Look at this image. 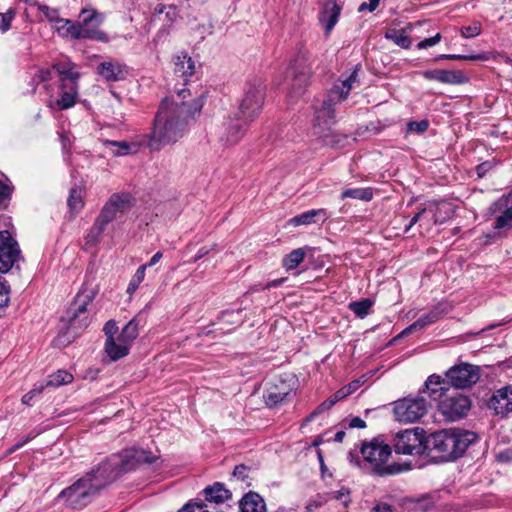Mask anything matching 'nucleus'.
Here are the masks:
<instances>
[{
    "mask_svg": "<svg viewBox=\"0 0 512 512\" xmlns=\"http://www.w3.org/2000/svg\"><path fill=\"white\" fill-rule=\"evenodd\" d=\"M202 107L201 99L178 102L165 98L155 115L152 131L143 136L140 145L150 151H159L165 145L175 143L183 137L190 120L200 113Z\"/></svg>",
    "mask_w": 512,
    "mask_h": 512,
    "instance_id": "1",
    "label": "nucleus"
},
{
    "mask_svg": "<svg viewBox=\"0 0 512 512\" xmlns=\"http://www.w3.org/2000/svg\"><path fill=\"white\" fill-rule=\"evenodd\" d=\"M476 438L475 433L467 430H440L427 438V453H434L441 460H454L462 456Z\"/></svg>",
    "mask_w": 512,
    "mask_h": 512,
    "instance_id": "2",
    "label": "nucleus"
},
{
    "mask_svg": "<svg viewBox=\"0 0 512 512\" xmlns=\"http://www.w3.org/2000/svg\"><path fill=\"white\" fill-rule=\"evenodd\" d=\"M159 456L139 448H128L119 454H113L98 466V473L103 476L108 484L114 481L120 474L136 468L139 464H152Z\"/></svg>",
    "mask_w": 512,
    "mask_h": 512,
    "instance_id": "3",
    "label": "nucleus"
},
{
    "mask_svg": "<svg viewBox=\"0 0 512 512\" xmlns=\"http://www.w3.org/2000/svg\"><path fill=\"white\" fill-rule=\"evenodd\" d=\"M108 482L98 473V467L80 478L73 485L66 488L59 495L66 499V503L73 509H81L92 500L99 490L106 487Z\"/></svg>",
    "mask_w": 512,
    "mask_h": 512,
    "instance_id": "4",
    "label": "nucleus"
},
{
    "mask_svg": "<svg viewBox=\"0 0 512 512\" xmlns=\"http://www.w3.org/2000/svg\"><path fill=\"white\" fill-rule=\"evenodd\" d=\"M363 466L377 476L394 475L401 472L399 464H387L391 448L383 440L374 438L361 446Z\"/></svg>",
    "mask_w": 512,
    "mask_h": 512,
    "instance_id": "5",
    "label": "nucleus"
},
{
    "mask_svg": "<svg viewBox=\"0 0 512 512\" xmlns=\"http://www.w3.org/2000/svg\"><path fill=\"white\" fill-rule=\"evenodd\" d=\"M356 81L357 70L355 69L347 79L339 81L333 86L320 106L315 107V122L317 125H329L333 121L335 105L347 98Z\"/></svg>",
    "mask_w": 512,
    "mask_h": 512,
    "instance_id": "6",
    "label": "nucleus"
},
{
    "mask_svg": "<svg viewBox=\"0 0 512 512\" xmlns=\"http://www.w3.org/2000/svg\"><path fill=\"white\" fill-rule=\"evenodd\" d=\"M397 454L418 456L427 452V438L422 428L406 429L398 432L393 441Z\"/></svg>",
    "mask_w": 512,
    "mask_h": 512,
    "instance_id": "7",
    "label": "nucleus"
},
{
    "mask_svg": "<svg viewBox=\"0 0 512 512\" xmlns=\"http://www.w3.org/2000/svg\"><path fill=\"white\" fill-rule=\"evenodd\" d=\"M313 57L308 51H299L291 65L293 75L290 97L298 98L305 91L312 74Z\"/></svg>",
    "mask_w": 512,
    "mask_h": 512,
    "instance_id": "8",
    "label": "nucleus"
},
{
    "mask_svg": "<svg viewBox=\"0 0 512 512\" xmlns=\"http://www.w3.org/2000/svg\"><path fill=\"white\" fill-rule=\"evenodd\" d=\"M264 103V87L260 81L248 84L244 97L236 113L249 123L255 120L262 110Z\"/></svg>",
    "mask_w": 512,
    "mask_h": 512,
    "instance_id": "9",
    "label": "nucleus"
},
{
    "mask_svg": "<svg viewBox=\"0 0 512 512\" xmlns=\"http://www.w3.org/2000/svg\"><path fill=\"white\" fill-rule=\"evenodd\" d=\"M428 402L424 396L406 397L394 404V415L396 419L404 423L418 421L427 412Z\"/></svg>",
    "mask_w": 512,
    "mask_h": 512,
    "instance_id": "10",
    "label": "nucleus"
},
{
    "mask_svg": "<svg viewBox=\"0 0 512 512\" xmlns=\"http://www.w3.org/2000/svg\"><path fill=\"white\" fill-rule=\"evenodd\" d=\"M249 124L237 114L234 117H228L216 130L218 142L223 147L236 145L244 136Z\"/></svg>",
    "mask_w": 512,
    "mask_h": 512,
    "instance_id": "11",
    "label": "nucleus"
},
{
    "mask_svg": "<svg viewBox=\"0 0 512 512\" xmlns=\"http://www.w3.org/2000/svg\"><path fill=\"white\" fill-rule=\"evenodd\" d=\"M80 21L76 22L81 33L85 36H81L80 39H91L101 42H107V35L99 29V26L104 20L102 14L94 9H82L79 15Z\"/></svg>",
    "mask_w": 512,
    "mask_h": 512,
    "instance_id": "12",
    "label": "nucleus"
},
{
    "mask_svg": "<svg viewBox=\"0 0 512 512\" xmlns=\"http://www.w3.org/2000/svg\"><path fill=\"white\" fill-rule=\"evenodd\" d=\"M445 375L449 384L455 388L464 389L477 383L480 378V370L478 366L460 363L451 367Z\"/></svg>",
    "mask_w": 512,
    "mask_h": 512,
    "instance_id": "13",
    "label": "nucleus"
},
{
    "mask_svg": "<svg viewBox=\"0 0 512 512\" xmlns=\"http://www.w3.org/2000/svg\"><path fill=\"white\" fill-rule=\"evenodd\" d=\"M471 407L470 399L460 393L440 398L439 411L449 421H455L464 417Z\"/></svg>",
    "mask_w": 512,
    "mask_h": 512,
    "instance_id": "14",
    "label": "nucleus"
},
{
    "mask_svg": "<svg viewBox=\"0 0 512 512\" xmlns=\"http://www.w3.org/2000/svg\"><path fill=\"white\" fill-rule=\"evenodd\" d=\"M95 293L93 290H83L76 298V307L68 311V329L77 330L85 328L89 324V318L86 313L87 305L94 299Z\"/></svg>",
    "mask_w": 512,
    "mask_h": 512,
    "instance_id": "15",
    "label": "nucleus"
},
{
    "mask_svg": "<svg viewBox=\"0 0 512 512\" xmlns=\"http://www.w3.org/2000/svg\"><path fill=\"white\" fill-rule=\"evenodd\" d=\"M20 258L17 242L8 231H0V272H8Z\"/></svg>",
    "mask_w": 512,
    "mask_h": 512,
    "instance_id": "16",
    "label": "nucleus"
},
{
    "mask_svg": "<svg viewBox=\"0 0 512 512\" xmlns=\"http://www.w3.org/2000/svg\"><path fill=\"white\" fill-rule=\"evenodd\" d=\"M78 81L61 82L60 97L55 101H50L48 106L51 109L66 110L73 107L78 98Z\"/></svg>",
    "mask_w": 512,
    "mask_h": 512,
    "instance_id": "17",
    "label": "nucleus"
},
{
    "mask_svg": "<svg viewBox=\"0 0 512 512\" xmlns=\"http://www.w3.org/2000/svg\"><path fill=\"white\" fill-rule=\"evenodd\" d=\"M493 211L498 213L494 223L496 229L512 227V191L495 201Z\"/></svg>",
    "mask_w": 512,
    "mask_h": 512,
    "instance_id": "18",
    "label": "nucleus"
},
{
    "mask_svg": "<svg viewBox=\"0 0 512 512\" xmlns=\"http://www.w3.org/2000/svg\"><path fill=\"white\" fill-rule=\"evenodd\" d=\"M342 7L335 0H328L324 3L320 13L319 22L328 36L337 24Z\"/></svg>",
    "mask_w": 512,
    "mask_h": 512,
    "instance_id": "19",
    "label": "nucleus"
},
{
    "mask_svg": "<svg viewBox=\"0 0 512 512\" xmlns=\"http://www.w3.org/2000/svg\"><path fill=\"white\" fill-rule=\"evenodd\" d=\"M489 405L496 414L502 416L512 412V385L497 390L492 396Z\"/></svg>",
    "mask_w": 512,
    "mask_h": 512,
    "instance_id": "20",
    "label": "nucleus"
},
{
    "mask_svg": "<svg viewBox=\"0 0 512 512\" xmlns=\"http://www.w3.org/2000/svg\"><path fill=\"white\" fill-rule=\"evenodd\" d=\"M97 73L106 81L116 82L125 77L127 69L117 61H104L98 65Z\"/></svg>",
    "mask_w": 512,
    "mask_h": 512,
    "instance_id": "21",
    "label": "nucleus"
},
{
    "mask_svg": "<svg viewBox=\"0 0 512 512\" xmlns=\"http://www.w3.org/2000/svg\"><path fill=\"white\" fill-rule=\"evenodd\" d=\"M328 218V213L325 209H312L305 211L299 215L294 216L289 220V223L295 227L301 225H310L313 223L325 222Z\"/></svg>",
    "mask_w": 512,
    "mask_h": 512,
    "instance_id": "22",
    "label": "nucleus"
},
{
    "mask_svg": "<svg viewBox=\"0 0 512 512\" xmlns=\"http://www.w3.org/2000/svg\"><path fill=\"white\" fill-rule=\"evenodd\" d=\"M444 313H445V311L443 309H441L439 306L435 307L434 309L429 311L427 314L421 316L418 320H416L409 327H407L402 333L409 334V333H412L413 331L421 330V329L425 328L426 326L438 321Z\"/></svg>",
    "mask_w": 512,
    "mask_h": 512,
    "instance_id": "23",
    "label": "nucleus"
},
{
    "mask_svg": "<svg viewBox=\"0 0 512 512\" xmlns=\"http://www.w3.org/2000/svg\"><path fill=\"white\" fill-rule=\"evenodd\" d=\"M53 29L62 38L78 40L81 36H85V34L81 33V30L78 28V24L69 19L62 18L61 20H58L57 24L53 26Z\"/></svg>",
    "mask_w": 512,
    "mask_h": 512,
    "instance_id": "24",
    "label": "nucleus"
},
{
    "mask_svg": "<svg viewBox=\"0 0 512 512\" xmlns=\"http://www.w3.org/2000/svg\"><path fill=\"white\" fill-rule=\"evenodd\" d=\"M130 347L118 340V335L115 338L106 339L105 352L112 361H117L128 355Z\"/></svg>",
    "mask_w": 512,
    "mask_h": 512,
    "instance_id": "25",
    "label": "nucleus"
},
{
    "mask_svg": "<svg viewBox=\"0 0 512 512\" xmlns=\"http://www.w3.org/2000/svg\"><path fill=\"white\" fill-rule=\"evenodd\" d=\"M240 510L241 512H265L266 505L259 494L249 492L240 501Z\"/></svg>",
    "mask_w": 512,
    "mask_h": 512,
    "instance_id": "26",
    "label": "nucleus"
},
{
    "mask_svg": "<svg viewBox=\"0 0 512 512\" xmlns=\"http://www.w3.org/2000/svg\"><path fill=\"white\" fill-rule=\"evenodd\" d=\"M442 383L443 380L440 376L435 374L429 376L425 382L424 389L420 390V395L428 394L431 399L439 401L444 396Z\"/></svg>",
    "mask_w": 512,
    "mask_h": 512,
    "instance_id": "27",
    "label": "nucleus"
},
{
    "mask_svg": "<svg viewBox=\"0 0 512 512\" xmlns=\"http://www.w3.org/2000/svg\"><path fill=\"white\" fill-rule=\"evenodd\" d=\"M205 499L216 504L223 503L231 497V493L223 484L214 483V485L206 487L203 491Z\"/></svg>",
    "mask_w": 512,
    "mask_h": 512,
    "instance_id": "28",
    "label": "nucleus"
},
{
    "mask_svg": "<svg viewBox=\"0 0 512 512\" xmlns=\"http://www.w3.org/2000/svg\"><path fill=\"white\" fill-rule=\"evenodd\" d=\"M174 72L177 76L186 80L195 72L194 61L191 59V57H188L186 54L175 57Z\"/></svg>",
    "mask_w": 512,
    "mask_h": 512,
    "instance_id": "29",
    "label": "nucleus"
},
{
    "mask_svg": "<svg viewBox=\"0 0 512 512\" xmlns=\"http://www.w3.org/2000/svg\"><path fill=\"white\" fill-rule=\"evenodd\" d=\"M108 202L119 214H123L133 206L134 198L129 193H114L110 196Z\"/></svg>",
    "mask_w": 512,
    "mask_h": 512,
    "instance_id": "30",
    "label": "nucleus"
},
{
    "mask_svg": "<svg viewBox=\"0 0 512 512\" xmlns=\"http://www.w3.org/2000/svg\"><path fill=\"white\" fill-rule=\"evenodd\" d=\"M53 68L60 74L61 82L79 81L80 74L74 70L75 64L69 60L60 61L53 65Z\"/></svg>",
    "mask_w": 512,
    "mask_h": 512,
    "instance_id": "31",
    "label": "nucleus"
},
{
    "mask_svg": "<svg viewBox=\"0 0 512 512\" xmlns=\"http://www.w3.org/2000/svg\"><path fill=\"white\" fill-rule=\"evenodd\" d=\"M140 322L137 317L131 319L118 334V340L126 343L129 347L139 335Z\"/></svg>",
    "mask_w": 512,
    "mask_h": 512,
    "instance_id": "32",
    "label": "nucleus"
},
{
    "mask_svg": "<svg viewBox=\"0 0 512 512\" xmlns=\"http://www.w3.org/2000/svg\"><path fill=\"white\" fill-rule=\"evenodd\" d=\"M107 227V224L105 222H103L100 218H96L91 229L89 230V232L87 233L86 235V245H89V246H94L96 245L99 241H100V238L103 234V232L105 231Z\"/></svg>",
    "mask_w": 512,
    "mask_h": 512,
    "instance_id": "33",
    "label": "nucleus"
},
{
    "mask_svg": "<svg viewBox=\"0 0 512 512\" xmlns=\"http://www.w3.org/2000/svg\"><path fill=\"white\" fill-rule=\"evenodd\" d=\"M341 198H352L368 202L373 198V191L371 188H349L343 190Z\"/></svg>",
    "mask_w": 512,
    "mask_h": 512,
    "instance_id": "34",
    "label": "nucleus"
},
{
    "mask_svg": "<svg viewBox=\"0 0 512 512\" xmlns=\"http://www.w3.org/2000/svg\"><path fill=\"white\" fill-rule=\"evenodd\" d=\"M103 144L114 156H124L132 152V145L126 141L105 140Z\"/></svg>",
    "mask_w": 512,
    "mask_h": 512,
    "instance_id": "35",
    "label": "nucleus"
},
{
    "mask_svg": "<svg viewBox=\"0 0 512 512\" xmlns=\"http://www.w3.org/2000/svg\"><path fill=\"white\" fill-rule=\"evenodd\" d=\"M73 381V376L66 370H58L57 372L49 375L46 381V387H59L61 385L69 384Z\"/></svg>",
    "mask_w": 512,
    "mask_h": 512,
    "instance_id": "36",
    "label": "nucleus"
},
{
    "mask_svg": "<svg viewBox=\"0 0 512 512\" xmlns=\"http://www.w3.org/2000/svg\"><path fill=\"white\" fill-rule=\"evenodd\" d=\"M306 252L302 248L295 249L283 259V266L287 270L295 269L305 259Z\"/></svg>",
    "mask_w": 512,
    "mask_h": 512,
    "instance_id": "37",
    "label": "nucleus"
},
{
    "mask_svg": "<svg viewBox=\"0 0 512 512\" xmlns=\"http://www.w3.org/2000/svg\"><path fill=\"white\" fill-rule=\"evenodd\" d=\"M288 395V390H279L277 387H272L264 394V399L268 406L273 407L282 403Z\"/></svg>",
    "mask_w": 512,
    "mask_h": 512,
    "instance_id": "38",
    "label": "nucleus"
},
{
    "mask_svg": "<svg viewBox=\"0 0 512 512\" xmlns=\"http://www.w3.org/2000/svg\"><path fill=\"white\" fill-rule=\"evenodd\" d=\"M467 81L468 77L461 70H442L441 83L457 85Z\"/></svg>",
    "mask_w": 512,
    "mask_h": 512,
    "instance_id": "39",
    "label": "nucleus"
},
{
    "mask_svg": "<svg viewBox=\"0 0 512 512\" xmlns=\"http://www.w3.org/2000/svg\"><path fill=\"white\" fill-rule=\"evenodd\" d=\"M385 37L401 48L408 49L411 46V40L404 31L393 29L388 31Z\"/></svg>",
    "mask_w": 512,
    "mask_h": 512,
    "instance_id": "40",
    "label": "nucleus"
},
{
    "mask_svg": "<svg viewBox=\"0 0 512 512\" xmlns=\"http://www.w3.org/2000/svg\"><path fill=\"white\" fill-rule=\"evenodd\" d=\"M67 204L72 212H79L83 208L84 202L82 199V192L79 188H71Z\"/></svg>",
    "mask_w": 512,
    "mask_h": 512,
    "instance_id": "41",
    "label": "nucleus"
},
{
    "mask_svg": "<svg viewBox=\"0 0 512 512\" xmlns=\"http://www.w3.org/2000/svg\"><path fill=\"white\" fill-rule=\"evenodd\" d=\"M147 269V265H141L135 272V274L132 276L126 292L130 295H132L139 287L141 282L144 280L145 277V271Z\"/></svg>",
    "mask_w": 512,
    "mask_h": 512,
    "instance_id": "42",
    "label": "nucleus"
},
{
    "mask_svg": "<svg viewBox=\"0 0 512 512\" xmlns=\"http://www.w3.org/2000/svg\"><path fill=\"white\" fill-rule=\"evenodd\" d=\"M349 307L350 310L353 311L357 316L363 318L369 314V310L372 307V302L369 299H363L350 303Z\"/></svg>",
    "mask_w": 512,
    "mask_h": 512,
    "instance_id": "43",
    "label": "nucleus"
},
{
    "mask_svg": "<svg viewBox=\"0 0 512 512\" xmlns=\"http://www.w3.org/2000/svg\"><path fill=\"white\" fill-rule=\"evenodd\" d=\"M118 214L119 213L116 211V209L109 205V202L107 201L97 217L108 225L117 217Z\"/></svg>",
    "mask_w": 512,
    "mask_h": 512,
    "instance_id": "44",
    "label": "nucleus"
},
{
    "mask_svg": "<svg viewBox=\"0 0 512 512\" xmlns=\"http://www.w3.org/2000/svg\"><path fill=\"white\" fill-rule=\"evenodd\" d=\"M439 59L485 61L488 59V57L485 53L477 54V55L443 54V55L439 56Z\"/></svg>",
    "mask_w": 512,
    "mask_h": 512,
    "instance_id": "45",
    "label": "nucleus"
},
{
    "mask_svg": "<svg viewBox=\"0 0 512 512\" xmlns=\"http://www.w3.org/2000/svg\"><path fill=\"white\" fill-rule=\"evenodd\" d=\"M15 17V11L8 9L4 13H0V31L2 33L7 32L10 29L11 22Z\"/></svg>",
    "mask_w": 512,
    "mask_h": 512,
    "instance_id": "46",
    "label": "nucleus"
},
{
    "mask_svg": "<svg viewBox=\"0 0 512 512\" xmlns=\"http://www.w3.org/2000/svg\"><path fill=\"white\" fill-rule=\"evenodd\" d=\"M461 36L464 38H473L481 33V24L474 22L469 26H464L460 29Z\"/></svg>",
    "mask_w": 512,
    "mask_h": 512,
    "instance_id": "47",
    "label": "nucleus"
},
{
    "mask_svg": "<svg viewBox=\"0 0 512 512\" xmlns=\"http://www.w3.org/2000/svg\"><path fill=\"white\" fill-rule=\"evenodd\" d=\"M41 12L44 14L46 19L52 23V27L57 24L58 20H61L62 18L59 15L58 10L54 8H50L46 5L40 6Z\"/></svg>",
    "mask_w": 512,
    "mask_h": 512,
    "instance_id": "48",
    "label": "nucleus"
},
{
    "mask_svg": "<svg viewBox=\"0 0 512 512\" xmlns=\"http://www.w3.org/2000/svg\"><path fill=\"white\" fill-rule=\"evenodd\" d=\"M10 286L0 277V308H4L9 303Z\"/></svg>",
    "mask_w": 512,
    "mask_h": 512,
    "instance_id": "49",
    "label": "nucleus"
},
{
    "mask_svg": "<svg viewBox=\"0 0 512 512\" xmlns=\"http://www.w3.org/2000/svg\"><path fill=\"white\" fill-rule=\"evenodd\" d=\"M250 471H251L250 467H248L244 464H240L234 468L232 475L236 479L244 482L249 478Z\"/></svg>",
    "mask_w": 512,
    "mask_h": 512,
    "instance_id": "50",
    "label": "nucleus"
},
{
    "mask_svg": "<svg viewBox=\"0 0 512 512\" xmlns=\"http://www.w3.org/2000/svg\"><path fill=\"white\" fill-rule=\"evenodd\" d=\"M407 127L410 132L424 133L429 127V122L427 120L411 121Z\"/></svg>",
    "mask_w": 512,
    "mask_h": 512,
    "instance_id": "51",
    "label": "nucleus"
},
{
    "mask_svg": "<svg viewBox=\"0 0 512 512\" xmlns=\"http://www.w3.org/2000/svg\"><path fill=\"white\" fill-rule=\"evenodd\" d=\"M178 512H209L202 502H189Z\"/></svg>",
    "mask_w": 512,
    "mask_h": 512,
    "instance_id": "52",
    "label": "nucleus"
},
{
    "mask_svg": "<svg viewBox=\"0 0 512 512\" xmlns=\"http://www.w3.org/2000/svg\"><path fill=\"white\" fill-rule=\"evenodd\" d=\"M13 186L0 181V205L4 204L11 197Z\"/></svg>",
    "mask_w": 512,
    "mask_h": 512,
    "instance_id": "53",
    "label": "nucleus"
},
{
    "mask_svg": "<svg viewBox=\"0 0 512 512\" xmlns=\"http://www.w3.org/2000/svg\"><path fill=\"white\" fill-rule=\"evenodd\" d=\"M434 506L433 501L429 497H424L421 499H417L415 501V510L416 511H428Z\"/></svg>",
    "mask_w": 512,
    "mask_h": 512,
    "instance_id": "54",
    "label": "nucleus"
},
{
    "mask_svg": "<svg viewBox=\"0 0 512 512\" xmlns=\"http://www.w3.org/2000/svg\"><path fill=\"white\" fill-rule=\"evenodd\" d=\"M335 403L336 401L334 400L333 397L328 398L327 400L322 402L313 413H311L307 420L311 421L316 414L329 410Z\"/></svg>",
    "mask_w": 512,
    "mask_h": 512,
    "instance_id": "55",
    "label": "nucleus"
},
{
    "mask_svg": "<svg viewBox=\"0 0 512 512\" xmlns=\"http://www.w3.org/2000/svg\"><path fill=\"white\" fill-rule=\"evenodd\" d=\"M441 34L440 33H437L435 36L433 37H430V38H426L422 41H420L418 44H417V48L418 49H426L428 47H432L436 44H438L441 40Z\"/></svg>",
    "mask_w": 512,
    "mask_h": 512,
    "instance_id": "56",
    "label": "nucleus"
},
{
    "mask_svg": "<svg viewBox=\"0 0 512 512\" xmlns=\"http://www.w3.org/2000/svg\"><path fill=\"white\" fill-rule=\"evenodd\" d=\"M51 78V70L50 69H40L35 74L33 81L37 83H42L50 80Z\"/></svg>",
    "mask_w": 512,
    "mask_h": 512,
    "instance_id": "57",
    "label": "nucleus"
},
{
    "mask_svg": "<svg viewBox=\"0 0 512 512\" xmlns=\"http://www.w3.org/2000/svg\"><path fill=\"white\" fill-rule=\"evenodd\" d=\"M118 331V327L116 325V322L114 321H108L104 326V332L107 336V339L115 338V334Z\"/></svg>",
    "mask_w": 512,
    "mask_h": 512,
    "instance_id": "58",
    "label": "nucleus"
},
{
    "mask_svg": "<svg viewBox=\"0 0 512 512\" xmlns=\"http://www.w3.org/2000/svg\"><path fill=\"white\" fill-rule=\"evenodd\" d=\"M372 512H395L396 508L386 502H378L371 510Z\"/></svg>",
    "mask_w": 512,
    "mask_h": 512,
    "instance_id": "59",
    "label": "nucleus"
},
{
    "mask_svg": "<svg viewBox=\"0 0 512 512\" xmlns=\"http://www.w3.org/2000/svg\"><path fill=\"white\" fill-rule=\"evenodd\" d=\"M424 78L428 80H435L441 83V77H442V70L441 69H435V70H427L422 73Z\"/></svg>",
    "mask_w": 512,
    "mask_h": 512,
    "instance_id": "60",
    "label": "nucleus"
},
{
    "mask_svg": "<svg viewBox=\"0 0 512 512\" xmlns=\"http://www.w3.org/2000/svg\"><path fill=\"white\" fill-rule=\"evenodd\" d=\"M332 494H333V498H335L337 500H341L344 504H347L349 501V499H348L349 491L346 488H341L340 490L335 491Z\"/></svg>",
    "mask_w": 512,
    "mask_h": 512,
    "instance_id": "61",
    "label": "nucleus"
},
{
    "mask_svg": "<svg viewBox=\"0 0 512 512\" xmlns=\"http://www.w3.org/2000/svg\"><path fill=\"white\" fill-rule=\"evenodd\" d=\"M368 3H362L359 6V11L362 12L364 10H369L370 12H373L376 10V8L379 6L380 0H368Z\"/></svg>",
    "mask_w": 512,
    "mask_h": 512,
    "instance_id": "62",
    "label": "nucleus"
},
{
    "mask_svg": "<svg viewBox=\"0 0 512 512\" xmlns=\"http://www.w3.org/2000/svg\"><path fill=\"white\" fill-rule=\"evenodd\" d=\"M349 427L350 428H365L366 427V423L360 417H354V418H352L350 420Z\"/></svg>",
    "mask_w": 512,
    "mask_h": 512,
    "instance_id": "63",
    "label": "nucleus"
},
{
    "mask_svg": "<svg viewBox=\"0 0 512 512\" xmlns=\"http://www.w3.org/2000/svg\"><path fill=\"white\" fill-rule=\"evenodd\" d=\"M365 381H366L365 376H363V377H361V378H359V379H356V380H354V381L350 382L348 385H349V388H351V390H352V391H353V393H354L355 391H357V390L361 387V385H362Z\"/></svg>",
    "mask_w": 512,
    "mask_h": 512,
    "instance_id": "64",
    "label": "nucleus"
}]
</instances>
